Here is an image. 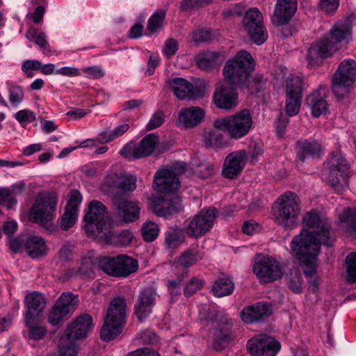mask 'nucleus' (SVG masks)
Masks as SVG:
<instances>
[{"label": "nucleus", "instance_id": "1", "mask_svg": "<svg viewBox=\"0 0 356 356\" xmlns=\"http://www.w3.org/2000/svg\"><path fill=\"white\" fill-rule=\"evenodd\" d=\"M302 224L312 230L303 229L291 241L292 254L299 261L304 274L312 277L316 273L317 256L321 245L330 246L332 239L327 219L316 210L307 212Z\"/></svg>", "mask_w": 356, "mask_h": 356}, {"label": "nucleus", "instance_id": "2", "mask_svg": "<svg viewBox=\"0 0 356 356\" xmlns=\"http://www.w3.org/2000/svg\"><path fill=\"white\" fill-rule=\"evenodd\" d=\"M85 229L88 234L104 244L111 242V220L106 215V207L98 200L88 204V211L84 216Z\"/></svg>", "mask_w": 356, "mask_h": 356}, {"label": "nucleus", "instance_id": "3", "mask_svg": "<svg viewBox=\"0 0 356 356\" xmlns=\"http://www.w3.org/2000/svg\"><path fill=\"white\" fill-rule=\"evenodd\" d=\"M350 34L349 20L340 21L330 30V37H325L313 43L307 52V59L309 65L318 63V59L330 56L336 50V45Z\"/></svg>", "mask_w": 356, "mask_h": 356}, {"label": "nucleus", "instance_id": "4", "mask_svg": "<svg viewBox=\"0 0 356 356\" xmlns=\"http://www.w3.org/2000/svg\"><path fill=\"white\" fill-rule=\"evenodd\" d=\"M58 197L53 191L40 192L31 209V217L33 221L38 223L45 229L54 232L56 225L52 222L56 217Z\"/></svg>", "mask_w": 356, "mask_h": 356}, {"label": "nucleus", "instance_id": "5", "mask_svg": "<svg viewBox=\"0 0 356 356\" xmlns=\"http://www.w3.org/2000/svg\"><path fill=\"white\" fill-rule=\"evenodd\" d=\"M254 67V61L251 54L241 50L226 62L222 70L224 79L227 85L244 87Z\"/></svg>", "mask_w": 356, "mask_h": 356}, {"label": "nucleus", "instance_id": "6", "mask_svg": "<svg viewBox=\"0 0 356 356\" xmlns=\"http://www.w3.org/2000/svg\"><path fill=\"white\" fill-rule=\"evenodd\" d=\"M277 202L278 207L274 214L277 223L287 229L297 227L301 212V202L298 195L288 191L280 195Z\"/></svg>", "mask_w": 356, "mask_h": 356}, {"label": "nucleus", "instance_id": "7", "mask_svg": "<svg viewBox=\"0 0 356 356\" xmlns=\"http://www.w3.org/2000/svg\"><path fill=\"white\" fill-rule=\"evenodd\" d=\"M356 80V61L352 58L342 60L332 78V90L338 100L348 95Z\"/></svg>", "mask_w": 356, "mask_h": 356}, {"label": "nucleus", "instance_id": "8", "mask_svg": "<svg viewBox=\"0 0 356 356\" xmlns=\"http://www.w3.org/2000/svg\"><path fill=\"white\" fill-rule=\"evenodd\" d=\"M252 125L249 110L243 109L234 115L217 119L216 127L225 129L232 139L238 140L246 136Z\"/></svg>", "mask_w": 356, "mask_h": 356}, {"label": "nucleus", "instance_id": "9", "mask_svg": "<svg viewBox=\"0 0 356 356\" xmlns=\"http://www.w3.org/2000/svg\"><path fill=\"white\" fill-rule=\"evenodd\" d=\"M327 165L330 170V184L337 193H342L348 188L350 172L347 160L341 153L333 154Z\"/></svg>", "mask_w": 356, "mask_h": 356}, {"label": "nucleus", "instance_id": "10", "mask_svg": "<svg viewBox=\"0 0 356 356\" xmlns=\"http://www.w3.org/2000/svg\"><path fill=\"white\" fill-rule=\"evenodd\" d=\"M186 164L176 163L170 168L157 170L154 176V184L161 193H174L180 186L179 175L184 172Z\"/></svg>", "mask_w": 356, "mask_h": 356}, {"label": "nucleus", "instance_id": "11", "mask_svg": "<svg viewBox=\"0 0 356 356\" xmlns=\"http://www.w3.org/2000/svg\"><path fill=\"white\" fill-rule=\"evenodd\" d=\"M243 27L251 41L256 44H263L268 38L263 15L257 8H250L245 12L243 18Z\"/></svg>", "mask_w": 356, "mask_h": 356}, {"label": "nucleus", "instance_id": "12", "mask_svg": "<svg viewBox=\"0 0 356 356\" xmlns=\"http://www.w3.org/2000/svg\"><path fill=\"white\" fill-rule=\"evenodd\" d=\"M252 270L263 283L272 282L282 277V270L278 262L262 254L256 255Z\"/></svg>", "mask_w": 356, "mask_h": 356}, {"label": "nucleus", "instance_id": "13", "mask_svg": "<svg viewBox=\"0 0 356 356\" xmlns=\"http://www.w3.org/2000/svg\"><path fill=\"white\" fill-rule=\"evenodd\" d=\"M218 209L214 207L201 210L189 222L187 226L188 236L200 237L209 232L214 225Z\"/></svg>", "mask_w": 356, "mask_h": 356}, {"label": "nucleus", "instance_id": "14", "mask_svg": "<svg viewBox=\"0 0 356 356\" xmlns=\"http://www.w3.org/2000/svg\"><path fill=\"white\" fill-rule=\"evenodd\" d=\"M174 95L181 100H192L204 95L205 84H193L184 78L176 77L168 81Z\"/></svg>", "mask_w": 356, "mask_h": 356}, {"label": "nucleus", "instance_id": "15", "mask_svg": "<svg viewBox=\"0 0 356 356\" xmlns=\"http://www.w3.org/2000/svg\"><path fill=\"white\" fill-rule=\"evenodd\" d=\"M280 343L272 337L261 334L248 340L247 349L251 356H275Z\"/></svg>", "mask_w": 356, "mask_h": 356}, {"label": "nucleus", "instance_id": "16", "mask_svg": "<svg viewBox=\"0 0 356 356\" xmlns=\"http://www.w3.org/2000/svg\"><path fill=\"white\" fill-rule=\"evenodd\" d=\"M136 188V176L118 170L113 173V200L126 198Z\"/></svg>", "mask_w": 356, "mask_h": 356}, {"label": "nucleus", "instance_id": "17", "mask_svg": "<svg viewBox=\"0 0 356 356\" xmlns=\"http://www.w3.org/2000/svg\"><path fill=\"white\" fill-rule=\"evenodd\" d=\"M113 205L115 207L117 216L121 222L132 223L140 218V207L138 202L131 200V197L114 199Z\"/></svg>", "mask_w": 356, "mask_h": 356}, {"label": "nucleus", "instance_id": "18", "mask_svg": "<svg viewBox=\"0 0 356 356\" xmlns=\"http://www.w3.org/2000/svg\"><path fill=\"white\" fill-rule=\"evenodd\" d=\"M296 161L303 163L309 159L320 157L323 153L321 143L314 139H299L296 142Z\"/></svg>", "mask_w": 356, "mask_h": 356}, {"label": "nucleus", "instance_id": "19", "mask_svg": "<svg viewBox=\"0 0 356 356\" xmlns=\"http://www.w3.org/2000/svg\"><path fill=\"white\" fill-rule=\"evenodd\" d=\"M92 329V316L88 314H81L65 330V335L69 340H79L86 338Z\"/></svg>", "mask_w": 356, "mask_h": 356}, {"label": "nucleus", "instance_id": "20", "mask_svg": "<svg viewBox=\"0 0 356 356\" xmlns=\"http://www.w3.org/2000/svg\"><path fill=\"white\" fill-rule=\"evenodd\" d=\"M156 296V290L152 286H146L140 291L134 306L135 314L140 321H143L152 312Z\"/></svg>", "mask_w": 356, "mask_h": 356}, {"label": "nucleus", "instance_id": "21", "mask_svg": "<svg viewBox=\"0 0 356 356\" xmlns=\"http://www.w3.org/2000/svg\"><path fill=\"white\" fill-rule=\"evenodd\" d=\"M248 158L245 150H238L229 154L224 161L222 175L227 179H234L238 175Z\"/></svg>", "mask_w": 356, "mask_h": 356}, {"label": "nucleus", "instance_id": "22", "mask_svg": "<svg viewBox=\"0 0 356 356\" xmlns=\"http://www.w3.org/2000/svg\"><path fill=\"white\" fill-rule=\"evenodd\" d=\"M213 99L216 107L229 110L237 105L238 93L236 86L219 84L215 90Z\"/></svg>", "mask_w": 356, "mask_h": 356}, {"label": "nucleus", "instance_id": "23", "mask_svg": "<svg viewBox=\"0 0 356 356\" xmlns=\"http://www.w3.org/2000/svg\"><path fill=\"white\" fill-rule=\"evenodd\" d=\"M154 213L160 217L168 218L179 213L183 210L181 200L179 197L171 199L156 197L152 200Z\"/></svg>", "mask_w": 356, "mask_h": 356}, {"label": "nucleus", "instance_id": "24", "mask_svg": "<svg viewBox=\"0 0 356 356\" xmlns=\"http://www.w3.org/2000/svg\"><path fill=\"white\" fill-rule=\"evenodd\" d=\"M138 261L127 254L113 257V277H127L138 271Z\"/></svg>", "mask_w": 356, "mask_h": 356}, {"label": "nucleus", "instance_id": "25", "mask_svg": "<svg viewBox=\"0 0 356 356\" xmlns=\"http://www.w3.org/2000/svg\"><path fill=\"white\" fill-rule=\"evenodd\" d=\"M127 323V303L124 298H113V339L120 334Z\"/></svg>", "mask_w": 356, "mask_h": 356}, {"label": "nucleus", "instance_id": "26", "mask_svg": "<svg viewBox=\"0 0 356 356\" xmlns=\"http://www.w3.org/2000/svg\"><path fill=\"white\" fill-rule=\"evenodd\" d=\"M159 136L152 133L146 135L140 143L136 144V159L147 157L152 155L158 147V152L159 154L164 152L170 149V145L168 146H159Z\"/></svg>", "mask_w": 356, "mask_h": 356}, {"label": "nucleus", "instance_id": "27", "mask_svg": "<svg viewBox=\"0 0 356 356\" xmlns=\"http://www.w3.org/2000/svg\"><path fill=\"white\" fill-rule=\"evenodd\" d=\"M296 10V0H277L273 13V24L276 26L286 24Z\"/></svg>", "mask_w": 356, "mask_h": 356}, {"label": "nucleus", "instance_id": "28", "mask_svg": "<svg viewBox=\"0 0 356 356\" xmlns=\"http://www.w3.org/2000/svg\"><path fill=\"white\" fill-rule=\"evenodd\" d=\"M273 312L272 307L267 303H257L245 307L241 313V319L247 323L261 321L269 317Z\"/></svg>", "mask_w": 356, "mask_h": 356}, {"label": "nucleus", "instance_id": "29", "mask_svg": "<svg viewBox=\"0 0 356 356\" xmlns=\"http://www.w3.org/2000/svg\"><path fill=\"white\" fill-rule=\"evenodd\" d=\"M326 89L325 86H320L306 99V103L310 108L312 114L316 118L325 114L327 111V104L325 100Z\"/></svg>", "mask_w": 356, "mask_h": 356}, {"label": "nucleus", "instance_id": "30", "mask_svg": "<svg viewBox=\"0 0 356 356\" xmlns=\"http://www.w3.org/2000/svg\"><path fill=\"white\" fill-rule=\"evenodd\" d=\"M195 61L199 69L209 72L217 69L222 63V59L219 52L207 51L197 54Z\"/></svg>", "mask_w": 356, "mask_h": 356}, {"label": "nucleus", "instance_id": "31", "mask_svg": "<svg viewBox=\"0 0 356 356\" xmlns=\"http://www.w3.org/2000/svg\"><path fill=\"white\" fill-rule=\"evenodd\" d=\"M217 119L213 122L212 129L204 134V144L207 148H224L229 145L225 133V129L216 127Z\"/></svg>", "mask_w": 356, "mask_h": 356}, {"label": "nucleus", "instance_id": "32", "mask_svg": "<svg viewBox=\"0 0 356 356\" xmlns=\"http://www.w3.org/2000/svg\"><path fill=\"white\" fill-rule=\"evenodd\" d=\"M205 115L204 111L197 106L181 108L179 113V122L186 128L197 126Z\"/></svg>", "mask_w": 356, "mask_h": 356}, {"label": "nucleus", "instance_id": "33", "mask_svg": "<svg viewBox=\"0 0 356 356\" xmlns=\"http://www.w3.org/2000/svg\"><path fill=\"white\" fill-rule=\"evenodd\" d=\"M25 250L32 259H38L47 254L48 248L44 240L38 236L26 238Z\"/></svg>", "mask_w": 356, "mask_h": 356}, {"label": "nucleus", "instance_id": "34", "mask_svg": "<svg viewBox=\"0 0 356 356\" xmlns=\"http://www.w3.org/2000/svg\"><path fill=\"white\" fill-rule=\"evenodd\" d=\"M230 329L231 326L228 320L219 325L218 327L216 329L213 346L217 351L222 350L228 345L231 340Z\"/></svg>", "mask_w": 356, "mask_h": 356}, {"label": "nucleus", "instance_id": "35", "mask_svg": "<svg viewBox=\"0 0 356 356\" xmlns=\"http://www.w3.org/2000/svg\"><path fill=\"white\" fill-rule=\"evenodd\" d=\"M341 229L356 238V207L347 208L339 215Z\"/></svg>", "mask_w": 356, "mask_h": 356}, {"label": "nucleus", "instance_id": "36", "mask_svg": "<svg viewBox=\"0 0 356 356\" xmlns=\"http://www.w3.org/2000/svg\"><path fill=\"white\" fill-rule=\"evenodd\" d=\"M56 304L67 314H72L79 306V296L70 291L63 292L57 299Z\"/></svg>", "mask_w": 356, "mask_h": 356}, {"label": "nucleus", "instance_id": "37", "mask_svg": "<svg viewBox=\"0 0 356 356\" xmlns=\"http://www.w3.org/2000/svg\"><path fill=\"white\" fill-rule=\"evenodd\" d=\"M26 38L29 41H33L45 56L51 55L50 46L47 40V35L44 32H38L35 29H29L26 33Z\"/></svg>", "mask_w": 356, "mask_h": 356}, {"label": "nucleus", "instance_id": "38", "mask_svg": "<svg viewBox=\"0 0 356 356\" xmlns=\"http://www.w3.org/2000/svg\"><path fill=\"white\" fill-rule=\"evenodd\" d=\"M234 289V284L229 277L222 276L217 279L213 286L212 291L217 297L231 295Z\"/></svg>", "mask_w": 356, "mask_h": 356}, {"label": "nucleus", "instance_id": "39", "mask_svg": "<svg viewBox=\"0 0 356 356\" xmlns=\"http://www.w3.org/2000/svg\"><path fill=\"white\" fill-rule=\"evenodd\" d=\"M185 240L183 229L170 227L165 234V247L167 249L178 248Z\"/></svg>", "mask_w": 356, "mask_h": 356}, {"label": "nucleus", "instance_id": "40", "mask_svg": "<svg viewBox=\"0 0 356 356\" xmlns=\"http://www.w3.org/2000/svg\"><path fill=\"white\" fill-rule=\"evenodd\" d=\"M24 304L26 308L36 310L38 315L46 306V299L42 293L33 291L25 297Z\"/></svg>", "mask_w": 356, "mask_h": 356}, {"label": "nucleus", "instance_id": "41", "mask_svg": "<svg viewBox=\"0 0 356 356\" xmlns=\"http://www.w3.org/2000/svg\"><path fill=\"white\" fill-rule=\"evenodd\" d=\"M302 78L298 76L291 75L285 81L286 95L302 97Z\"/></svg>", "mask_w": 356, "mask_h": 356}, {"label": "nucleus", "instance_id": "42", "mask_svg": "<svg viewBox=\"0 0 356 356\" xmlns=\"http://www.w3.org/2000/svg\"><path fill=\"white\" fill-rule=\"evenodd\" d=\"M78 215V211L65 207L63 213L58 219L60 228L67 231L72 227L77 221Z\"/></svg>", "mask_w": 356, "mask_h": 356}, {"label": "nucleus", "instance_id": "43", "mask_svg": "<svg viewBox=\"0 0 356 356\" xmlns=\"http://www.w3.org/2000/svg\"><path fill=\"white\" fill-rule=\"evenodd\" d=\"M134 236L132 232L127 229L120 232H113V245L116 246H127L131 244Z\"/></svg>", "mask_w": 356, "mask_h": 356}, {"label": "nucleus", "instance_id": "44", "mask_svg": "<svg viewBox=\"0 0 356 356\" xmlns=\"http://www.w3.org/2000/svg\"><path fill=\"white\" fill-rule=\"evenodd\" d=\"M24 92L20 86H10L8 88V99L12 106L18 108L23 102Z\"/></svg>", "mask_w": 356, "mask_h": 356}, {"label": "nucleus", "instance_id": "45", "mask_svg": "<svg viewBox=\"0 0 356 356\" xmlns=\"http://www.w3.org/2000/svg\"><path fill=\"white\" fill-rule=\"evenodd\" d=\"M165 17V11L164 10H158L149 17L147 29L151 33H154L161 29Z\"/></svg>", "mask_w": 356, "mask_h": 356}, {"label": "nucleus", "instance_id": "46", "mask_svg": "<svg viewBox=\"0 0 356 356\" xmlns=\"http://www.w3.org/2000/svg\"><path fill=\"white\" fill-rule=\"evenodd\" d=\"M141 231L143 239L147 242H152L159 235V227L155 222L148 221L143 225Z\"/></svg>", "mask_w": 356, "mask_h": 356}, {"label": "nucleus", "instance_id": "47", "mask_svg": "<svg viewBox=\"0 0 356 356\" xmlns=\"http://www.w3.org/2000/svg\"><path fill=\"white\" fill-rule=\"evenodd\" d=\"M99 334L102 341L107 342L111 341V302L109 303V306L107 308Z\"/></svg>", "mask_w": 356, "mask_h": 356}, {"label": "nucleus", "instance_id": "48", "mask_svg": "<svg viewBox=\"0 0 356 356\" xmlns=\"http://www.w3.org/2000/svg\"><path fill=\"white\" fill-rule=\"evenodd\" d=\"M201 259L198 251L194 249H189L182 253L179 258V263L184 268H188L195 264L198 259Z\"/></svg>", "mask_w": 356, "mask_h": 356}, {"label": "nucleus", "instance_id": "49", "mask_svg": "<svg viewBox=\"0 0 356 356\" xmlns=\"http://www.w3.org/2000/svg\"><path fill=\"white\" fill-rule=\"evenodd\" d=\"M266 83L267 79L262 74H257L252 80H246L244 87L248 88L252 93H258L265 89Z\"/></svg>", "mask_w": 356, "mask_h": 356}, {"label": "nucleus", "instance_id": "50", "mask_svg": "<svg viewBox=\"0 0 356 356\" xmlns=\"http://www.w3.org/2000/svg\"><path fill=\"white\" fill-rule=\"evenodd\" d=\"M302 97L286 95L285 109L289 116L296 115L300 108Z\"/></svg>", "mask_w": 356, "mask_h": 356}, {"label": "nucleus", "instance_id": "51", "mask_svg": "<svg viewBox=\"0 0 356 356\" xmlns=\"http://www.w3.org/2000/svg\"><path fill=\"white\" fill-rule=\"evenodd\" d=\"M68 314L55 303L48 314L47 321L51 325H57Z\"/></svg>", "mask_w": 356, "mask_h": 356}, {"label": "nucleus", "instance_id": "52", "mask_svg": "<svg viewBox=\"0 0 356 356\" xmlns=\"http://www.w3.org/2000/svg\"><path fill=\"white\" fill-rule=\"evenodd\" d=\"M347 280L356 282V252L350 253L346 258Z\"/></svg>", "mask_w": 356, "mask_h": 356}, {"label": "nucleus", "instance_id": "53", "mask_svg": "<svg viewBox=\"0 0 356 356\" xmlns=\"http://www.w3.org/2000/svg\"><path fill=\"white\" fill-rule=\"evenodd\" d=\"M184 275H178L175 279L168 281V290L172 300L181 294V284L184 279Z\"/></svg>", "mask_w": 356, "mask_h": 356}, {"label": "nucleus", "instance_id": "54", "mask_svg": "<svg viewBox=\"0 0 356 356\" xmlns=\"http://www.w3.org/2000/svg\"><path fill=\"white\" fill-rule=\"evenodd\" d=\"M302 282L301 275L298 273L291 274L287 277L288 287L295 293H301L302 292Z\"/></svg>", "mask_w": 356, "mask_h": 356}, {"label": "nucleus", "instance_id": "55", "mask_svg": "<svg viewBox=\"0 0 356 356\" xmlns=\"http://www.w3.org/2000/svg\"><path fill=\"white\" fill-rule=\"evenodd\" d=\"M95 266V258L88 255L82 258L79 271L81 273L90 276L93 273V268Z\"/></svg>", "mask_w": 356, "mask_h": 356}, {"label": "nucleus", "instance_id": "56", "mask_svg": "<svg viewBox=\"0 0 356 356\" xmlns=\"http://www.w3.org/2000/svg\"><path fill=\"white\" fill-rule=\"evenodd\" d=\"M26 328L28 330V337L33 340L42 339L47 333L46 329L40 325L32 324L26 326Z\"/></svg>", "mask_w": 356, "mask_h": 356}, {"label": "nucleus", "instance_id": "57", "mask_svg": "<svg viewBox=\"0 0 356 356\" xmlns=\"http://www.w3.org/2000/svg\"><path fill=\"white\" fill-rule=\"evenodd\" d=\"M16 204V198L10 193L8 188H0V204L11 209Z\"/></svg>", "mask_w": 356, "mask_h": 356}, {"label": "nucleus", "instance_id": "58", "mask_svg": "<svg viewBox=\"0 0 356 356\" xmlns=\"http://www.w3.org/2000/svg\"><path fill=\"white\" fill-rule=\"evenodd\" d=\"M191 40L197 44L207 42L211 40V33L209 30L198 29L191 34Z\"/></svg>", "mask_w": 356, "mask_h": 356}, {"label": "nucleus", "instance_id": "59", "mask_svg": "<svg viewBox=\"0 0 356 356\" xmlns=\"http://www.w3.org/2000/svg\"><path fill=\"white\" fill-rule=\"evenodd\" d=\"M202 286V282L195 277L191 278L186 284L184 289V293L186 296H191Z\"/></svg>", "mask_w": 356, "mask_h": 356}, {"label": "nucleus", "instance_id": "60", "mask_svg": "<svg viewBox=\"0 0 356 356\" xmlns=\"http://www.w3.org/2000/svg\"><path fill=\"white\" fill-rule=\"evenodd\" d=\"M82 202V195L77 190H72L70 193L69 200L65 206L68 209H74L79 211V207Z\"/></svg>", "mask_w": 356, "mask_h": 356}, {"label": "nucleus", "instance_id": "61", "mask_svg": "<svg viewBox=\"0 0 356 356\" xmlns=\"http://www.w3.org/2000/svg\"><path fill=\"white\" fill-rule=\"evenodd\" d=\"M165 119V115L163 111H157L152 115L149 122L146 126L147 131L153 130L159 127L163 122Z\"/></svg>", "mask_w": 356, "mask_h": 356}, {"label": "nucleus", "instance_id": "62", "mask_svg": "<svg viewBox=\"0 0 356 356\" xmlns=\"http://www.w3.org/2000/svg\"><path fill=\"white\" fill-rule=\"evenodd\" d=\"M14 118L19 122H32L35 120V115L33 112L30 110L24 109L17 112L14 115Z\"/></svg>", "mask_w": 356, "mask_h": 356}, {"label": "nucleus", "instance_id": "63", "mask_svg": "<svg viewBox=\"0 0 356 356\" xmlns=\"http://www.w3.org/2000/svg\"><path fill=\"white\" fill-rule=\"evenodd\" d=\"M179 48V44L175 39L170 38L168 39L163 47V54L167 58H170L172 56L176 54Z\"/></svg>", "mask_w": 356, "mask_h": 356}, {"label": "nucleus", "instance_id": "64", "mask_svg": "<svg viewBox=\"0 0 356 356\" xmlns=\"http://www.w3.org/2000/svg\"><path fill=\"white\" fill-rule=\"evenodd\" d=\"M213 0H182L181 8L187 10L195 7H201L211 3Z\"/></svg>", "mask_w": 356, "mask_h": 356}]
</instances>
